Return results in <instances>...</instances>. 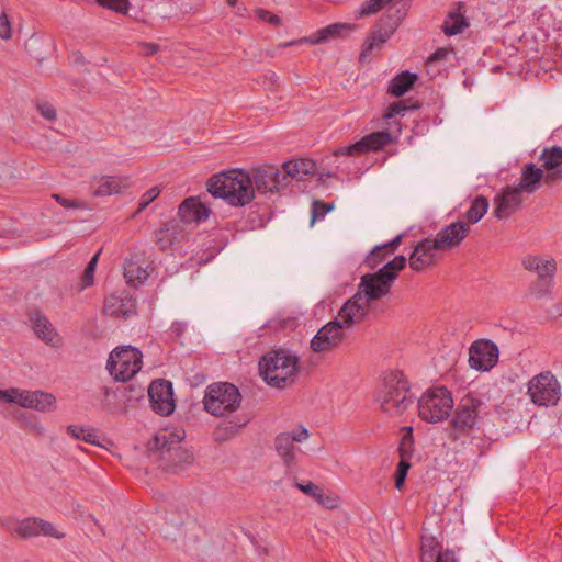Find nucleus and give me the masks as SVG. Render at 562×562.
<instances>
[{
	"instance_id": "1",
	"label": "nucleus",
	"mask_w": 562,
	"mask_h": 562,
	"mask_svg": "<svg viewBox=\"0 0 562 562\" xmlns=\"http://www.w3.org/2000/svg\"><path fill=\"white\" fill-rule=\"evenodd\" d=\"M206 187L211 195L224 199L234 207L248 205L255 199L250 173L240 169L213 175Z\"/></svg>"
},
{
	"instance_id": "2",
	"label": "nucleus",
	"mask_w": 562,
	"mask_h": 562,
	"mask_svg": "<svg viewBox=\"0 0 562 562\" xmlns=\"http://www.w3.org/2000/svg\"><path fill=\"white\" fill-rule=\"evenodd\" d=\"M258 369L267 384L285 389L297 378L299 358L283 349L271 350L261 357Z\"/></svg>"
},
{
	"instance_id": "3",
	"label": "nucleus",
	"mask_w": 562,
	"mask_h": 562,
	"mask_svg": "<svg viewBox=\"0 0 562 562\" xmlns=\"http://www.w3.org/2000/svg\"><path fill=\"white\" fill-rule=\"evenodd\" d=\"M391 289L371 273L361 277L357 293L344 305L341 317L346 324H360L369 313L370 302L387 295Z\"/></svg>"
},
{
	"instance_id": "4",
	"label": "nucleus",
	"mask_w": 562,
	"mask_h": 562,
	"mask_svg": "<svg viewBox=\"0 0 562 562\" xmlns=\"http://www.w3.org/2000/svg\"><path fill=\"white\" fill-rule=\"evenodd\" d=\"M409 9L408 0H401L391 7L386 13L374 24L364 40L359 60L364 64L374 49L380 48L394 34L405 19Z\"/></svg>"
},
{
	"instance_id": "5",
	"label": "nucleus",
	"mask_w": 562,
	"mask_h": 562,
	"mask_svg": "<svg viewBox=\"0 0 562 562\" xmlns=\"http://www.w3.org/2000/svg\"><path fill=\"white\" fill-rule=\"evenodd\" d=\"M375 401L380 403V408L390 416L403 414L413 404L408 381L401 371H393L385 375L383 385L375 395Z\"/></svg>"
},
{
	"instance_id": "6",
	"label": "nucleus",
	"mask_w": 562,
	"mask_h": 562,
	"mask_svg": "<svg viewBox=\"0 0 562 562\" xmlns=\"http://www.w3.org/2000/svg\"><path fill=\"white\" fill-rule=\"evenodd\" d=\"M239 389L229 382H214L204 391L203 407L215 417H224L236 412L241 404Z\"/></svg>"
},
{
	"instance_id": "7",
	"label": "nucleus",
	"mask_w": 562,
	"mask_h": 562,
	"mask_svg": "<svg viewBox=\"0 0 562 562\" xmlns=\"http://www.w3.org/2000/svg\"><path fill=\"white\" fill-rule=\"evenodd\" d=\"M147 447L150 452L158 454L159 467L165 471H180L193 461V456L166 434L156 435Z\"/></svg>"
},
{
	"instance_id": "8",
	"label": "nucleus",
	"mask_w": 562,
	"mask_h": 562,
	"mask_svg": "<svg viewBox=\"0 0 562 562\" xmlns=\"http://www.w3.org/2000/svg\"><path fill=\"white\" fill-rule=\"evenodd\" d=\"M452 407L451 392L445 386L428 390L418 401L419 417L432 424L447 419Z\"/></svg>"
},
{
	"instance_id": "9",
	"label": "nucleus",
	"mask_w": 562,
	"mask_h": 562,
	"mask_svg": "<svg viewBox=\"0 0 562 562\" xmlns=\"http://www.w3.org/2000/svg\"><path fill=\"white\" fill-rule=\"evenodd\" d=\"M482 405V400L470 393L460 398L450 420L452 439L469 435L477 426Z\"/></svg>"
},
{
	"instance_id": "10",
	"label": "nucleus",
	"mask_w": 562,
	"mask_h": 562,
	"mask_svg": "<svg viewBox=\"0 0 562 562\" xmlns=\"http://www.w3.org/2000/svg\"><path fill=\"white\" fill-rule=\"evenodd\" d=\"M142 358V352L135 347H117L110 353L106 368L114 380L126 382L140 370Z\"/></svg>"
},
{
	"instance_id": "11",
	"label": "nucleus",
	"mask_w": 562,
	"mask_h": 562,
	"mask_svg": "<svg viewBox=\"0 0 562 562\" xmlns=\"http://www.w3.org/2000/svg\"><path fill=\"white\" fill-rule=\"evenodd\" d=\"M527 394L538 406H554L561 396L560 383L550 371H544L528 382Z\"/></svg>"
},
{
	"instance_id": "12",
	"label": "nucleus",
	"mask_w": 562,
	"mask_h": 562,
	"mask_svg": "<svg viewBox=\"0 0 562 562\" xmlns=\"http://www.w3.org/2000/svg\"><path fill=\"white\" fill-rule=\"evenodd\" d=\"M308 437V430L304 426H299L291 431L281 432L274 438L276 451L282 459L288 473L295 470L297 463L296 453L301 451L294 443H301Z\"/></svg>"
},
{
	"instance_id": "13",
	"label": "nucleus",
	"mask_w": 562,
	"mask_h": 562,
	"mask_svg": "<svg viewBox=\"0 0 562 562\" xmlns=\"http://www.w3.org/2000/svg\"><path fill=\"white\" fill-rule=\"evenodd\" d=\"M342 307L338 312L335 321L324 325L311 340V348L314 352H327L337 348L344 340L345 328H350L353 324H346L341 317Z\"/></svg>"
},
{
	"instance_id": "14",
	"label": "nucleus",
	"mask_w": 562,
	"mask_h": 562,
	"mask_svg": "<svg viewBox=\"0 0 562 562\" xmlns=\"http://www.w3.org/2000/svg\"><path fill=\"white\" fill-rule=\"evenodd\" d=\"M393 137L389 131H379L363 136L355 144L339 147L334 151L336 156H357L369 151H378L389 144L393 143Z\"/></svg>"
},
{
	"instance_id": "15",
	"label": "nucleus",
	"mask_w": 562,
	"mask_h": 562,
	"mask_svg": "<svg viewBox=\"0 0 562 562\" xmlns=\"http://www.w3.org/2000/svg\"><path fill=\"white\" fill-rule=\"evenodd\" d=\"M148 397L153 411L161 416H169L175 411L172 383L158 379L148 386Z\"/></svg>"
},
{
	"instance_id": "16",
	"label": "nucleus",
	"mask_w": 562,
	"mask_h": 562,
	"mask_svg": "<svg viewBox=\"0 0 562 562\" xmlns=\"http://www.w3.org/2000/svg\"><path fill=\"white\" fill-rule=\"evenodd\" d=\"M250 177L252 187L259 193L277 192L280 187L285 186L286 176L276 166L266 165L251 170Z\"/></svg>"
},
{
	"instance_id": "17",
	"label": "nucleus",
	"mask_w": 562,
	"mask_h": 562,
	"mask_svg": "<svg viewBox=\"0 0 562 562\" xmlns=\"http://www.w3.org/2000/svg\"><path fill=\"white\" fill-rule=\"evenodd\" d=\"M498 361V348L490 340H476L469 351V364L479 371L491 370Z\"/></svg>"
},
{
	"instance_id": "18",
	"label": "nucleus",
	"mask_w": 562,
	"mask_h": 562,
	"mask_svg": "<svg viewBox=\"0 0 562 562\" xmlns=\"http://www.w3.org/2000/svg\"><path fill=\"white\" fill-rule=\"evenodd\" d=\"M522 192L516 187H506L494 198V216L497 220H506L516 213L522 204Z\"/></svg>"
},
{
	"instance_id": "19",
	"label": "nucleus",
	"mask_w": 562,
	"mask_h": 562,
	"mask_svg": "<svg viewBox=\"0 0 562 562\" xmlns=\"http://www.w3.org/2000/svg\"><path fill=\"white\" fill-rule=\"evenodd\" d=\"M187 238L184 226L176 220L167 221L155 233V243L160 251L181 245Z\"/></svg>"
},
{
	"instance_id": "20",
	"label": "nucleus",
	"mask_w": 562,
	"mask_h": 562,
	"mask_svg": "<svg viewBox=\"0 0 562 562\" xmlns=\"http://www.w3.org/2000/svg\"><path fill=\"white\" fill-rule=\"evenodd\" d=\"M541 167L546 173V184L562 180V147L553 145L544 147L539 156Z\"/></svg>"
},
{
	"instance_id": "21",
	"label": "nucleus",
	"mask_w": 562,
	"mask_h": 562,
	"mask_svg": "<svg viewBox=\"0 0 562 562\" xmlns=\"http://www.w3.org/2000/svg\"><path fill=\"white\" fill-rule=\"evenodd\" d=\"M33 331L36 337L53 348H60L63 339L54 328L50 321L40 311H34L29 315Z\"/></svg>"
},
{
	"instance_id": "22",
	"label": "nucleus",
	"mask_w": 562,
	"mask_h": 562,
	"mask_svg": "<svg viewBox=\"0 0 562 562\" xmlns=\"http://www.w3.org/2000/svg\"><path fill=\"white\" fill-rule=\"evenodd\" d=\"M469 224L458 221L446 226L438 232L434 239L440 250H450L458 247L462 240L469 235Z\"/></svg>"
},
{
	"instance_id": "23",
	"label": "nucleus",
	"mask_w": 562,
	"mask_h": 562,
	"mask_svg": "<svg viewBox=\"0 0 562 562\" xmlns=\"http://www.w3.org/2000/svg\"><path fill=\"white\" fill-rule=\"evenodd\" d=\"M435 250H440L436 241L430 238H424L417 244L412 252L409 257V267L416 272L425 270L434 263Z\"/></svg>"
},
{
	"instance_id": "24",
	"label": "nucleus",
	"mask_w": 562,
	"mask_h": 562,
	"mask_svg": "<svg viewBox=\"0 0 562 562\" xmlns=\"http://www.w3.org/2000/svg\"><path fill=\"white\" fill-rule=\"evenodd\" d=\"M209 215V207L195 196L184 199L178 209V216L182 223H200Z\"/></svg>"
},
{
	"instance_id": "25",
	"label": "nucleus",
	"mask_w": 562,
	"mask_h": 562,
	"mask_svg": "<svg viewBox=\"0 0 562 562\" xmlns=\"http://www.w3.org/2000/svg\"><path fill=\"white\" fill-rule=\"evenodd\" d=\"M542 181L546 183L543 169L528 162L522 166L519 182L515 187L522 193L532 194L540 188Z\"/></svg>"
},
{
	"instance_id": "26",
	"label": "nucleus",
	"mask_w": 562,
	"mask_h": 562,
	"mask_svg": "<svg viewBox=\"0 0 562 562\" xmlns=\"http://www.w3.org/2000/svg\"><path fill=\"white\" fill-rule=\"evenodd\" d=\"M357 29V25L350 23H333L323 29H319L310 36L300 38V42H306L311 45H317L330 38L344 36Z\"/></svg>"
},
{
	"instance_id": "27",
	"label": "nucleus",
	"mask_w": 562,
	"mask_h": 562,
	"mask_svg": "<svg viewBox=\"0 0 562 562\" xmlns=\"http://www.w3.org/2000/svg\"><path fill=\"white\" fill-rule=\"evenodd\" d=\"M131 180L128 177L122 176H101L98 184L93 190L94 196H109L117 194L122 190L130 188Z\"/></svg>"
},
{
	"instance_id": "28",
	"label": "nucleus",
	"mask_w": 562,
	"mask_h": 562,
	"mask_svg": "<svg viewBox=\"0 0 562 562\" xmlns=\"http://www.w3.org/2000/svg\"><path fill=\"white\" fill-rule=\"evenodd\" d=\"M103 311L114 317L128 318L136 314V303L132 297L122 299L111 295L105 300Z\"/></svg>"
},
{
	"instance_id": "29",
	"label": "nucleus",
	"mask_w": 562,
	"mask_h": 562,
	"mask_svg": "<svg viewBox=\"0 0 562 562\" xmlns=\"http://www.w3.org/2000/svg\"><path fill=\"white\" fill-rule=\"evenodd\" d=\"M56 400L53 394L43 391H25L22 407L40 412H50L55 408Z\"/></svg>"
},
{
	"instance_id": "30",
	"label": "nucleus",
	"mask_w": 562,
	"mask_h": 562,
	"mask_svg": "<svg viewBox=\"0 0 562 562\" xmlns=\"http://www.w3.org/2000/svg\"><path fill=\"white\" fill-rule=\"evenodd\" d=\"M522 267L528 271H535L538 278H553L557 271L554 259H543L539 256H526L522 259Z\"/></svg>"
},
{
	"instance_id": "31",
	"label": "nucleus",
	"mask_w": 562,
	"mask_h": 562,
	"mask_svg": "<svg viewBox=\"0 0 562 562\" xmlns=\"http://www.w3.org/2000/svg\"><path fill=\"white\" fill-rule=\"evenodd\" d=\"M284 176L296 180H304L316 172V164L312 159L289 160L283 164Z\"/></svg>"
},
{
	"instance_id": "32",
	"label": "nucleus",
	"mask_w": 562,
	"mask_h": 562,
	"mask_svg": "<svg viewBox=\"0 0 562 562\" xmlns=\"http://www.w3.org/2000/svg\"><path fill=\"white\" fill-rule=\"evenodd\" d=\"M464 3L458 2L456 11L449 12L442 25L446 35L452 36L462 33L469 26V22L464 16Z\"/></svg>"
},
{
	"instance_id": "33",
	"label": "nucleus",
	"mask_w": 562,
	"mask_h": 562,
	"mask_svg": "<svg viewBox=\"0 0 562 562\" xmlns=\"http://www.w3.org/2000/svg\"><path fill=\"white\" fill-rule=\"evenodd\" d=\"M440 539L436 536L423 533L420 536V561L434 562L442 550V532H439Z\"/></svg>"
},
{
	"instance_id": "34",
	"label": "nucleus",
	"mask_w": 562,
	"mask_h": 562,
	"mask_svg": "<svg viewBox=\"0 0 562 562\" xmlns=\"http://www.w3.org/2000/svg\"><path fill=\"white\" fill-rule=\"evenodd\" d=\"M417 79L416 74L408 70L402 71L390 81L387 93L397 98L402 97L414 87Z\"/></svg>"
},
{
	"instance_id": "35",
	"label": "nucleus",
	"mask_w": 562,
	"mask_h": 562,
	"mask_svg": "<svg viewBox=\"0 0 562 562\" xmlns=\"http://www.w3.org/2000/svg\"><path fill=\"white\" fill-rule=\"evenodd\" d=\"M488 206L490 202L487 198L483 195L476 196L472 201L470 209L464 214L467 218V222H464V224H469L470 226L472 224L477 223L486 214Z\"/></svg>"
},
{
	"instance_id": "36",
	"label": "nucleus",
	"mask_w": 562,
	"mask_h": 562,
	"mask_svg": "<svg viewBox=\"0 0 562 562\" xmlns=\"http://www.w3.org/2000/svg\"><path fill=\"white\" fill-rule=\"evenodd\" d=\"M124 277L126 278L128 284L137 286L147 279L148 272L137 262L133 260H126L124 265Z\"/></svg>"
},
{
	"instance_id": "37",
	"label": "nucleus",
	"mask_w": 562,
	"mask_h": 562,
	"mask_svg": "<svg viewBox=\"0 0 562 562\" xmlns=\"http://www.w3.org/2000/svg\"><path fill=\"white\" fill-rule=\"evenodd\" d=\"M67 432L75 439L82 440L87 443L101 446L97 431L92 428H85L78 425H70Z\"/></svg>"
},
{
	"instance_id": "38",
	"label": "nucleus",
	"mask_w": 562,
	"mask_h": 562,
	"mask_svg": "<svg viewBox=\"0 0 562 562\" xmlns=\"http://www.w3.org/2000/svg\"><path fill=\"white\" fill-rule=\"evenodd\" d=\"M403 239V235L398 234L396 237H394L391 241L385 243L383 245L375 246L369 257L367 258V262L370 266V268L374 269L379 263H381V259H375L376 255L380 251L389 250V252H393L397 249V247L401 245Z\"/></svg>"
},
{
	"instance_id": "39",
	"label": "nucleus",
	"mask_w": 562,
	"mask_h": 562,
	"mask_svg": "<svg viewBox=\"0 0 562 562\" xmlns=\"http://www.w3.org/2000/svg\"><path fill=\"white\" fill-rule=\"evenodd\" d=\"M54 537L61 539L65 533L59 532L58 529H14L13 537L20 540H25L38 536Z\"/></svg>"
},
{
	"instance_id": "40",
	"label": "nucleus",
	"mask_w": 562,
	"mask_h": 562,
	"mask_svg": "<svg viewBox=\"0 0 562 562\" xmlns=\"http://www.w3.org/2000/svg\"><path fill=\"white\" fill-rule=\"evenodd\" d=\"M393 0H366L360 8L355 12L356 19H362L380 12Z\"/></svg>"
},
{
	"instance_id": "41",
	"label": "nucleus",
	"mask_w": 562,
	"mask_h": 562,
	"mask_svg": "<svg viewBox=\"0 0 562 562\" xmlns=\"http://www.w3.org/2000/svg\"><path fill=\"white\" fill-rule=\"evenodd\" d=\"M553 278H538L530 285V293L537 299H542L551 293Z\"/></svg>"
},
{
	"instance_id": "42",
	"label": "nucleus",
	"mask_w": 562,
	"mask_h": 562,
	"mask_svg": "<svg viewBox=\"0 0 562 562\" xmlns=\"http://www.w3.org/2000/svg\"><path fill=\"white\" fill-rule=\"evenodd\" d=\"M98 258H99V252H97L88 262V265L81 276L80 290H83L93 284Z\"/></svg>"
},
{
	"instance_id": "43",
	"label": "nucleus",
	"mask_w": 562,
	"mask_h": 562,
	"mask_svg": "<svg viewBox=\"0 0 562 562\" xmlns=\"http://www.w3.org/2000/svg\"><path fill=\"white\" fill-rule=\"evenodd\" d=\"M413 445L414 439L412 435V428H408V434L404 435L401 439V445L398 447V453L401 460H409L413 454Z\"/></svg>"
},
{
	"instance_id": "44",
	"label": "nucleus",
	"mask_w": 562,
	"mask_h": 562,
	"mask_svg": "<svg viewBox=\"0 0 562 562\" xmlns=\"http://www.w3.org/2000/svg\"><path fill=\"white\" fill-rule=\"evenodd\" d=\"M24 394L25 391H21L16 387H12L9 390L0 389V401H3L5 403H15L22 406Z\"/></svg>"
},
{
	"instance_id": "45",
	"label": "nucleus",
	"mask_w": 562,
	"mask_h": 562,
	"mask_svg": "<svg viewBox=\"0 0 562 562\" xmlns=\"http://www.w3.org/2000/svg\"><path fill=\"white\" fill-rule=\"evenodd\" d=\"M409 468V460H400V462L397 463L394 474V483L397 490H402V487L404 486Z\"/></svg>"
},
{
	"instance_id": "46",
	"label": "nucleus",
	"mask_w": 562,
	"mask_h": 562,
	"mask_svg": "<svg viewBox=\"0 0 562 562\" xmlns=\"http://www.w3.org/2000/svg\"><path fill=\"white\" fill-rule=\"evenodd\" d=\"M161 192V189L158 186H155L147 190L139 200L138 207L136 214L143 212L153 201H155Z\"/></svg>"
},
{
	"instance_id": "47",
	"label": "nucleus",
	"mask_w": 562,
	"mask_h": 562,
	"mask_svg": "<svg viewBox=\"0 0 562 562\" xmlns=\"http://www.w3.org/2000/svg\"><path fill=\"white\" fill-rule=\"evenodd\" d=\"M334 209L333 203H326L315 200L312 204V224L319 218H323L328 212Z\"/></svg>"
},
{
	"instance_id": "48",
	"label": "nucleus",
	"mask_w": 562,
	"mask_h": 562,
	"mask_svg": "<svg viewBox=\"0 0 562 562\" xmlns=\"http://www.w3.org/2000/svg\"><path fill=\"white\" fill-rule=\"evenodd\" d=\"M372 277H374L376 280L389 286L392 288L393 282L396 280L397 274L392 272L386 266H383L381 269H379L376 272L371 273Z\"/></svg>"
},
{
	"instance_id": "49",
	"label": "nucleus",
	"mask_w": 562,
	"mask_h": 562,
	"mask_svg": "<svg viewBox=\"0 0 562 562\" xmlns=\"http://www.w3.org/2000/svg\"><path fill=\"white\" fill-rule=\"evenodd\" d=\"M100 5L111 9L119 13H126L128 10V0H95Z\"/></svg>"
},
{
	"instance_id": "50",
	"label": "nucleus",
	"mask_w": 562,
	"mask_h": 562,
	"mask_svg": "<svg viewBox=\"0 0 562 562\" xmlns=\"http://www.w3.org/2000/svg\"><path fill=\"white\" fill-rule=\"evenodd\" d=\"M255 15L260 21L268 22L274 26L281 25V19L266 9H257Z\"/></svg>"
},
{
	"instance_id": "51",
	"label": "nucleus",
	"mask_w": 562,
	"mask_h": 562,
	"mask_svg": "<svg viewBox=\"0 0 562 562\" xmlns=\"http://www.w3.org/2000/svg\"><path fill=\"white\" fill-rule=\"evenodd\" d=\"M408 110L405 105L404 101L393 102L389 105L386 112L384 113V119H392L396 115H404V113Z\"/></svg>"
},
{
	"instance_id": "52",
	"label": "nucleus",
	"mask_w": 562,
	"mask_h": 562,
	"mask_svg": "<svg viewBox=\"0 0 562 562\" xmlns=\"http://www.w3.org/2000/svg\"><path fill=\"white\" fill-rule=\"evenodd\" d=\"M250 418L247 415L238 416L237 422H228L225 426V430L231 435L236 434L240 428L245 427L249 423Z\"/></svg>"
},
{
	"instance_id": "53",
	"label": "nucleus",
	"mask_w": 562,
	"mask_h": 562,
	"mask_svg": "<svg viewBox=\"0 0 562 562\" xmlns=\"http://www.w3.org/2000/svg\"><path fill=\"white\" fill-rule=\"evenodd\" d=\"M296 487L302 491L304 494L311 496L312 498L321 497V491L322 488L314 484L313 482L308 481L307 483H296Z\"/></svg>"
},
{
	"instance_id": "54",
	"label": "nucleus",
	"mask_w": 562,
	"mask_h": 562,
	"mask_svg": "<svg viewBox=\"0 0 562 562\" xmlns=\"http://www.w3.org/2000/svg\"><path fill=\"white\" fill-rule=\"evenodd\" d=\"M36 108L44 119L48 121H54L56 119L55 108L50 103L37 102Z\"/></svg>"
},
{
	"instance_id": "55",
	"label": "nucleus",
	"mask_w": 562,
	"mask_h": 562,
	"mask_svg": "<svg viewBox=\"0 0 562 562\" xmlns=\"http://www.w3.org/2000/svg\"><path fill=\"white\" fill-rule=\"evenodd\" d=\"M52 196L58 204L66 209H80L83 206V203L79 200L66 199L57 193L53 194Z\"/></svg>"
},
{
	"instance_id": "56",
	"label": "nucleus",
	"mask_w": 562,
	"mask_h": 562,
	"mask_svg": "<svg viewBox=\"0 0 562 562\" xmlns=\"http://www.w3.org/2000/svg\"><path fill=\"white\" fill-rule=\"evenodd\" d=\"M407 259L403 255H398L394 257L391 261H389L385 266L392 270V272L396 273L403 270L406 267Z\"/></svg>"
},
{
	"instance_id": "57",
	"label": "nucleus",
	"mask_w": 562,
	"mask_h": 562,
	"mask_svg": "<svg viewBox=\"0 0 562 562\" xmlns=\"http://www.w3.org/2000/svg\"><path fill=\"white\" fill-rule=\"evenodd\" d=\"M12 31H11V23L9 21V18L5 13H2L0 15V37L2 40H9L11 37Z\"/></svg>"
},
{
	"instance_id": "58",
	"label": "nucleus",
	"mask_w": 562,
	"mask_h": 562,
	"mask_svg": "<svg viewBox=\"0 0 562 562\" xmlns=\"http://www.w3.org/2000/svg\"><path fill=\"white\" fill-rule=\"evenodd\" d=\"M319 505L326 508H335L337 506V498L330 495H326L323 490L321 491V497L314 498Z\"/></svg>"
},
{
	"instance_id": "59",
	"label": "nucleus",
	"mask_w": 562,
	"mask_h": 562,
	"mask_svg": "<svg viewBox=\"0 0 562 562\" xmlns=\"http://www.w3.org/2000/svg\"><path fill=\"white\" fill-rule=\"evenodd\" d=\"M319 505L326 508H335L337 506V498L330 495H326L323 490L321 491V497L314 498Z\"/></svg>"
},
{
	"instance_id": "60",
	"label": "nucleus",
	"mask_w": 562,
	"mask_h": 562,
	"mask_svg": "<svg viewBox=\"0 0 562 562\" xmlns=\"http://www.w3.org/2000/svg\"><path fill=\"white\" fill-rule=\"evenodd\" d=\"M278 76L273 71H268L262 76V85L267 86L269 90H273L278 86Z\"/></svg>"
},
{
	"instance_id": "61",
	"label": "nucleus",
	"mask_w": 562,
	"mask_h": 562,
	"mask_svg": "<svg viewBox=\"0 0 562 562\" xmlns=\"http://www.w3.org/2000/svg\"><path fill=\"white\" fill-rule=\"evenodd\" d=\"M434 562H458V559L452 550L447 549Z\"/></svg>"
},
{
	"instance_id": "62",
	"label": "nucleus",
	"mask_w": 562,
	"mask_h": 562,
	"mask_svg": "<svg viewBox=\"0 0 562 562\" xmlns=\"http://www.w3.org/2000/svg\"><path fill=\"white\" fill-rule=\"evenodd\" d=\"M23 526L22 527H42V528H45V527H52V525L47 521H44L42 519H36V518H26L22 521Z\"/></svg>"
},
{
	"instance_id": "63",
	"label": "nucleus",
	"mask_w": 562,
	"mask_h": 562,
	"mask_svg": "<svg viewBox=\"0 0 562 562\" xmlns=\"http://www.w3.org/2000/svg\"><path fill=\"white\" fill-rule=\"evenodd\" d=\"M448 53L449 52L446 48H438L435 53H432L429 56L428 61L435 63V61H438V60L446 59L447 56H448Z\"/></svg>"
},
{
	"instance_id": "64",
	"label": "nucleus",
	"mask_w": 562,
	"mask_h": 562,
	"mask_svg": "<svg viewBox=\"0 0 562 562\" xmlns=\"http://www.w3.org/2000/svg\"><path fill=\"white\" fill-rule=\"evenodd\" d=\"M159 50V45L155 43H144L143 53L147 56L155 55Z\"/></svg>"
}]
</instances>
